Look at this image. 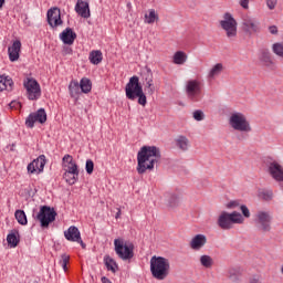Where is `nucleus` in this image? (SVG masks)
I'll list each match as a JSON object with an SVG mask.
<instances>
[{
    "label": "nucleus",
    "instance_id": "nucleus-23",
    "mask_svg": "<svg viewBox=\"0 0 283 283\" xmlns=\"http://www.w3.org/2000/svg\"><path fill=\"white\" fill-rule=\"evenodd\" d=\"M243 273L244 269L240 265L231 266L228 269V277L232 282H240Z\"/></svg>",
    "mask_w": 283,
    "mask_h": 283
},
{
    "label": "nucleus",
    "instance_id": "nucleus-13",
    "mask_svg": "<svg viewBox=\"0 0 283 283\" xmlns=\"http://www.w3.org/2000/svg\"><path fill=\"white\" fill-rule=\"evenodd\" d=\"M241 25L245 34H258L262 31L260 20L253 15H250L249 13H245L241 17Z\"/></svg>",
    "mask_w": 283,
    "mask_h": 283
},
{
    "label": "nucleus",
    "instance_id": "nucleus-3",
    "mask_svg": "<svg viewBox=\"0 0 283 283\" xmlns=\"http://www.w3.org/2000/svg\"><path fill=\"white\" fill-rule=\"evenodd\" d=\"M205 84L198 78H190L186 81L185 93L191 103H200L205 98Z\"/></svg>",
    "mask_w": 283,
    "mask_h": 283
},
{
    "label": "nucleus",
    "instance_id": "nucleus-21",
    "mask_svg": "<svg viewBox=\"0 0 283 283\" xmlns=\"http://www.w3.org/2000/svg\"><path fill=\"white\" fill-rule=\"evenodd\" d=\"M259 59L265 67H269L270 70L275 69V62L273 61V56H271V51L270 50H262L260 52Z\"/></svg>",
    "mask_w": 283,
    "mask_h": 283
},
{
    "label": "nucleus",
    "instance_id": "nucleus-24",
    "mask_svg": "<svg viewBox=\"0 0 283 283\" xmlns=\"http://www.w3.org/2000/svg\"><path fill=\"white\" fill-rule=\"evenodd\" d=\"M64 238L69 240V242H76V240H81V231L78 228L71 226L66 231H64Z\"/></svg>",
    "mask_w": 283,
    "mask_h": 283
},
{
    "label": "nucleus",
    "instance_id": "nucleus-14",
    "mask_svg": "<svg viewBox=\"0 0 283 283\" xmlns=\"http://www.w3.org/2000/svg\"><path fill=\"white\" fill-rule=\"evenodd\" d=\"M24 90L27 91V98L29 101H39L41 98V85L32 77H27L23 81Z\"/></svg>",
    "mask_w": 283,
    "mask_h": 283
},
{
    "label": "nucleus",
    "instance_id": "nucleus-46",
    "mask_svg": "<svg viewBox=\"0 0 283 283\" xmlns=\"http://www.w3.org/2000/svg\"><path fill=\"white\" fill-rule=\"evenodd\" d=\"M249 283H262V276L260 274H253L249 277Z\"/></svg>",
    "mask_w": 283,
    "mask_h": 283
},
{
    "label": "nucleus",
    "instance_id": "nucleus-11",
    "mask_svg": "<svg viewBox=\"0 0 283 283\" xmlns=\"http://www.w3.org/2000/svg\"><path fill=\"white\" fill-rule=\"evenodd\" d=\"M219 23L222 30L226 31L228 39H235L238 36V21L233 18V14L224 13L223 19Z\"/></svg>",
    "mask_w": 283,
    "mask_h": 283
},
{
    "label": "nucleus",
    "instance_id": "nucleus-39",
    "mask_svg": "<svg viewBox=\"0 0 283 283\" xmlns=\"http://www.w3.org/2000/svg\"><path fill=\"white\" fill-rule=\"evenodd\" d=\"M69 262H70V255L62 254L60 260V266H62L63 271H67Z\"/></svg>",
    "mask_w": 283,
    "mask_h": 283
},
{
    "label": "nucleus",
    "instance_id": "nucleus-30",
    "mask_svg": "<svg viewBox=\"0 0 283 283\" xmlns=\"http://www.w3.org/2000/svg\"><path fill=\"white\" fill-rule=\"evenodd\" d=\"M145 82V92H147V94L151 96L154 92H156V86L154 85V77L151 76V74L147 75Z\"/></svg>",
    "mask_w": 283,
    "mask_h": 283
},
{
    "label": "nucleus",
    "instance_id": "nucleus-54",
    "mask_svg": "<svg viewBox=\"0 0 283 283\" xmlns=\"http://www.w3.org/2000/svg\"><path fill=\"white\" fill-rule=\"evenodd\" d=\"M3 3H6V0H0V8H3Z\"/></svg>",
    "mask_w": 283,
    "mask_h": 283
},
{
    "label": "nucleus",
    "instance_id": "nucleus-8",
    "mask_svg": "<svg viewBox=\"0 0 283 283\" xmlns=\"http://www.w3.org/2000/svg\"><path fill=\"white\" fill-rule=\"evenodd\" d=\"M254 224L261 233H271L273 229V214L269 210H258L254 213Z\"/></svg>",
    "mask_w": 283,
    "mask_h": 283
},
{
    "label": "nucleus",
    "instance_id": "nucleus-25",
    "mask_svg": "<svg viewBox=\"0 0 283 283\" xmlns=\"http://www.w3.org/2000/svg\"><path fill=\"white\" fill-rule=\"evenodd\" d=\"M223 70L224 65L222 63L214 64L207 74L208 81H216L222 74Z\"/></svg>",
    "mask_w": 283,
    "mask_h": 283
},
{
    "label": "nucleus",
    "instance_id": "nucleus-15",
    "mask_svg": "<svg viewBox=\"0 0 283 283\" xmlns=\"http://www.w3.org/2000/svg\"><path fill=\"white\" fill-rule=\"evenodd\" d=\"M48 122V113L45 112V108H39L36 112L31 113L27 119L25 125L29 127V129H33L34 123H40V125H43Z\"/></svg>",
    "mask_w": 283,
    "mask_h": 283
},
{
    "label": "nucleus",
    "instance_id": "nucleus-27",
    "mask_svg": "<svg viewBox=\"0 0 283 283\" xmlns=\"http://www.w3.org/2000/svg\"><path fill=\"white\" fill-rule=\"evenodd\" d=\"M190 148H191V142L189 140V138H187V136H185V135H180L178 137V149H179V151L185 154V151H187Z\"/></svg>",
    "mask_w": 283,
    "mask_h": 283
},
{
    "label": "nucleus",
    "instance_id": "nucleus-17",
    "mask_svg": "<svg viewBox=\"0 0 283 283\" xmlns=\"http://www.w3.org/2000/svg\"><path fill=\"white\" fill-rule=\"evenodd\" d=\"M46 18L51 28H59V25H63V20H61V10L59 8L50 9L46 13Z\"/></svg>",
    "mask_w": 283,
    "mask_h": 283
},
{
    "label": "nucleus",
    "instance_id": "nucleus-38",
    "mask_svg": "<svg viewBox=\"0 0 283 283\" xmlns=\"http://www.w3.org/2000/svg\"><path fill=\"white\" fill-rule=\"evenodd\" d=\"M7 242L8 244H10V247H17V244H19V238H17L15 233H10L7 237Z\"/></svg>",
    "mask_w": 283,
    "mask_h": 283
},
{
    "label": "nucleus",
    "instance_id": "nucleus-19",
    "mask_svg": "<svg viewBox=\"0 0 283 283\" xmlns=\"http://www.w3.org/2000/svg\"><path fill=\"white\" fill-rule=\"evenodd\" d=\"M206 244L207 235L205 234H196L189 242V247L192 249V251H200Z\"/></svg>",
    "mask_w": 283,
    "mask_h": 283
},
{
    "label": "nucleus",
    "instance_id": "nucleus-4",
    "mask_svg": "<svg viewBox=\"0 0 283 283\" xmlns=\"http://www.w3.org/2000/svg\"><path fill=\"white\" fill-rule=\"evenodd\" d=\"M217 224L223 231H229L233 224H244V217L238 211H222L218 217Z\"/></svg>",
    "mask_w": 283,
    "mask_h": 283
},
{
    "label": "nucleus",
    "instance_id": "nucleus-45",
    "mask_svg": "<svg viewBox=\"0 0 283 283\" xmlns=\"http://www.w3.org/2000/svg\"><path fill=\"white\" fill-rule=\"evenodd\" d=\"M176 202H178V197H176V195H171V196L168 198V203H167V206L170 207V208H174V207H176Z\"/></svg>",
    "mask_w": 283,
    "mask_h": 283
},
{
    "label": "nucleus",
    "instance_id": "nucleus-36",
    "mask_svg": "<svg viewBox=\"0 0 283 283\" xmlns=\"http://www.w3.org/2000/svg\"><path fill=\"white\" fill-rule=\"evenodd\" d=\"M258 196L261 200H265L269 202L273 200V191L272 190H259Z\"/></svg>",
    "mask_w": 283,
    "mask_h": 283
},
{
    "label": "nucleus",
    "instance_id": "nucleus-50",
    "mask_svg": "<svg viewBox=\"0 0 283 283\" xmlns=\"http://www.w3.org/2000/svg\"><path fill=\"white\" fill-rule=\"evenodd\" d=\"M73 50H72V48H70V46H64L63 48V54H64V56H67V54H73Z\"/></svg>",
    "mask_w": 283,
    "mask_h": 283
},
{
    "label": "nucleus",
    "instance_id": "nucleus-9",
    "mask_svg": "<svg viewBox=\"0 0 283 283\" xmlns=\"http://www.w3.org/2000/svg\"><path fill=\"white\" fill-rule=\"evenodd\" d=\"M115 253L119 260L127 262L134 258V243L124 241L123 239L114 240Z\"/></svg>",
    "mask_w": 283,
    "mask_h": 283
},
{
    "label": "nucleus",
    "instance_id": "nucleus-51",
    "mask_svg": "<svg viewBox=\"0 0 283 283\" xmlns=\"http://www.w3.org/2000/svg\"><path fill=\"white\" fill-rule=\"evenodd\" d=\"M240 6L244 10H249V0H240Z\"/></svg>",
    "mask_w": 283,
    "mask_h": 283
},
{
    "label": "nucleus",
    "instance_id": "nucleus-33",
    "mask_svg": "<svg viewBox=\"0 0 283 283\" xmlns=\"http://www.w3.org/2000/svg\"><path fill=\"white\" fill-rule=\"evenodd\" d=\"M8 87H12V78H10V76L0 75V92L8 90Z\"/></svg>",
    "mask_w": 283,
    "mask_h": 283
},
{
    "label": "nucleus",
    "instance_id": "nucleus-16",
    "mask_svg": "<svg viewBox=\"0 0 283 283\" xmlns=\"http://www.w3.org/2000/svg\"><path fill=\"white\" fill-rule=\"evenodd\" d=\"M45 155H40L36 159L31 161L27 169L29 174H43V169H45Z\"/></svg>",
    "mask_w": 283,
    "mask_h": 283
},
{
    "label": "nucleus",
    "instance_id": "nucleus-1",
    "mask_svg": "<svg viewBox=\"0 0 283 283\" xmlns=\"http://www.w3.org/2000/svg\"><path fill=\"white\" fill-rule=\"evenodd\" d=\"M160 160V149L156 146H143L137 154V174L151 171Z\"/></svg>",
    "mask_w": 283,
    "mask_h": 283
},
{
    "label": "nucleus",
    "instance_id": "nucleus-42",
    "mask_svg": "<svg viewBox=\"0 0 283 283\" xmlns=\"http://www.w3.org/2000/svg\"><path fill=\"white\" fill-rule=\"evenodd\" d=\"M268 10L273 11L277 8L279 0H264Z\"/></svg>",
    "mask_w": 283,
    "mask_h": 283
},
{
    "label": "nucleus",
    "instance_id": "nucleus-52",
    "mask_svg": "<svg viewBox=\"0 0 283 283\" xmlns=\"http://www.w3.org/2000/svg\"><path fill=\"white\" fill-rule=\"evenodd\" d=\"M174 63L175 65H178V52H175L174 54Z\"/></svg>",
    "mask_w": 283,
    "mask_h": 283
},
{
    "label": "nucleus",
    "instance_id": "nucleus-22",
    "mask_svg": "<svg viewBox=\"0 0 283 283\" xmlns=\"http://www.w3.org/2000/svg\"><path fill=\"white\" fill-rule=\"evenodd\" d=\"M21 52V41L17 40L12 43L11 46L8 48L9 60L11 63L14 61H19V54Z\"/></svg>",
    "mask_w": 283,
    "mask_h": 283
},
{
    "label": "nucleus",
    "instance_id": "nucleus-41",
    "mask_svg": "<svg viewBox=\"0 0 283 283\" xmlns=\"http://www.w3.org/2000/svg\"><path fill=\"white\" fill-rule=\"evenodd\" d=\"M188 55L182 51H178V65H185L187 63Z\"/></svg>",
    "mask_w": 283,
    "mask_h": 283
},
{
    "label": "nucleus",
    "instance_id": "nucleus-26",
    "mask_svg": "<svg viewBox=\"0 0 283 283\" xmlns=\"http://www.w3.org/2000/svg\"><path fill=\"white\" fill-rule=\"evenodd\" d=\"M88 61L92 65H101L103 63V52L101 50H93L88 54Z\"/></svg>",
    "mask_w": 283,
    "mask_h": 283
},
{
    "label": "nucleus",
    "instance_id": "nucleus-56",
    "mask_svg": "<svg viewBox=\"0 0 283 283\" xmlns=\"http://www.w3.org/2000/svg\"><path fill=\"white\" fill-rule=\"evenodd\" d=\"M280 271H281V274L283 275V263H282V265L280 268Z\"/></svg>",
    "mask_w": 283,
    "mask_h": 283
},
{
    "label": "nucleus",
    "instance_id": "nucleus-20",
    "mask_svg": "<svg viewBox=\"0 0 283 283\" xmlns=\"http://www.w3.org/2000/svg\"><path fill=\"white\" fill-rule=\"evenodd\" d=\"M60 39L64 45H74L76 41V32L72 28H66L62 33H60Z\"/></svg>",
    "mask_w": 283,
    "mask_h": 283
},
{
    "label": "nucleus",
    "instance_id": "nucleus-55",
    "mask_svg": "<svg viewBox=\"0 0 283 283\" xmlns=\"http://www.w3.org/2000/svg\"><path fill=\"white\" fill-rule=\"evenodd\" d=\"M116 219L120 218V210H118V212L115 216Z\"/></svg>",
    "mask_w": 283,
    "mask_h": 283
},
{
    "label": "nucleus",
    "instance_id": "nucleus-47",
    "mask_svg": "<svg viewBox=\"0 0 283 283\" xmlns=\"http://www.w3.org/2000/svg\"><path fill=\"white\" fill-rule=\"evenodd\" d=\"M240 205V201L238 200H232L227 203V209H237V207Z\"/></svg>",
    "mask_w": 283,
    "mask_h": 283
},
{
    "label": "nucleus",
    "instance_id": "nucleus-6",
    "mask_svg": "<svg viewBox=\"0 0 283 283\" xmlns=\"http://www.w3.org/2000/svg\"><path fill=\"white\" fill-rule=\"evenodd\" d=\"M150 272L156 280H165L169 275V260L163 256L150 259Z\"/></svg>",
    "mask_w": 283,
    "mask_h": 283
},
{
    "label": "nucleus",
    "instance_id": "nucleus-37",
    "mask_svg": "<svg viewBox=\"0 0 283 283\" xmlns=\"http://www.w3.org/2000/svg\"><path fill=\"white\" fill-rule=\"evenodd\" d=\"M272 52L280 59H283V42L274 43L272 45Z\"/></svg>",
    "mask_w": 283,
    "mask_h": 283
},
{
    "label": "nucleus",
    "instance_id": "nucleus-49",
    "mask_svg": "<svg viewBox=\"0 0 283 283\" xmlns=\"http://www.w3.org/2000/svg\"><path fill=\"white\" fill-rule=\"evenodd\" d=\"M269 32H270V34L277 35L280 30L277 29V25H270Z\"/></svg>",
    "mask_w": 283,
    "mask_h": 283
},
{
    "label": "nucleus",
    "instance_id": "nucleus-18",
    "mask_svg": "<svg viewBox=\"0 0 283 283\" xmlns=\"http://www.w3.org/2000/svg\"><path fill=\"white\" fill-rule=\"evenodd\" d=\"M75 12L82 17V19H90V17H92L90 13V2L85 0H77L75 4Z\"/></svg>",
    "mask_w": 283,
    "mask_h": 283
},
{
    "label": "nucleus",
    "instance_id": "nucleus-43",
    "mask_svg": "<svg viewBox=\"0 0 283 283\" xmlns=\"http://www.w3.org/2000/svg\"><path fill=\"white\" fill-rule=\"evenodd\" d=\"M85 169L88 175L94 174V161L92 159L86 160Z\"/></svg>",
    "mask_w": 283,
    "mask_h": 283
},
{
    "label": "nucleus",
    "instance_id": "nucleus-48",
    "mask_svg": "<svg viewBox=\"0 0 283 283\" xmlns=\"http://www.w3.org/2000/svg\"><path fill=\"white\" fill-rule=\"evenodd\" d=\"M9 107H11V109H21V102L12 101V102L9 104Z\"/></svg>",
    "mask_w": 283,
    "mask_h": 283
},
{
    "label": "nucleus",
    "instance_id": "nucleus-44",
    "mask_svg": "<svg viewBox=\"0 0 283 283\" xmlns=\"http://www.w3.org/2000/svg\"><path fill=\"white\" fill-rule=\"evenodd\" d=\"M241 213H242V218H251V211L249 210V208L244 205H242L240 207Z\"/></svg>",
    "mask_w": 283,
    "mask_h": 283
},
{
    "label": "nucleus",
    "instance_id": "nucleus-5",
    "mask_svg": "<svg viewBox=\"0 0 283 283\" xmlns=\"http://www.w3.org/2000/svg\"><path fill=\"white\" fill-rule=\"evenodd\" d=\"M62 167L65 168L63 178H65L69 185H76L78 181V165L74 161V157L71 155H64L62 158Z\"/></svg>",
    "mask_w": 283,
    "mask_h": 283
},
{
    "label": "nucleus",
    "instance_id": "nucleus-35",
    "mask_svg": "<svg viewBox=\"0 0 283 283\" xmlns=\"http://www.w3.org/2000/svg\"><path fill=\"white\" fill-rule=\"evenodd\" d=\"M158 19V14H156V10L150 9L149 13L145 14V23L151 24V23H156Z\"/></svg>",
    "mask_w": 283,
    "mask_h": 283
},
{
    "label": "nucleus",
    "instance_id": "nucleus-10",
    "mask_svg": "<svg viewBox=\"0 0 283 283\" xmlns=\"http://www.w3.org/2000/svg\"><path fill=\"white\" fill-rule=\"evenodd\" d=\"M35 220H39L42 229H48V227L56 220V211L54 208H50V206H42L35 217Z\"/></svg>",
    "mask_w": 283,
    "mask_h": 283
},
{
    "label": "nucleus",
    "instance_id": "nucleus-34",
    "mask_svg": "<svg viewBox=\"0 0 283 283\" xmlns=\"http://www.w3.org/2000/svg\"><path fill=\"white\" fill-rule=\"evenodd\" d=\"M14 216H15V220L19 222V224H22L23 227H25V224H28V217L25 216V211L17 210Z\"/></svg>",
    "mask_w": 283,
    "mask_h": 283
},
{
    "label": "nucleus",
    "instance_id": "nucleus-28",
    "mask_svg": "<svg viewBox=\"0 0 283 283\" xmlns=\"http://www.w3.org/2000/svg\"><path fill=\"white\" fill-rule=\"evenodd\" d=\"M69 92L72 98H78V96L81 95V84L78 83V81H71L69 85Z\"/></svg>",
    "mask_w": 283,
    "mask_h": 283
},
{
    "label": "nucleus",
    "instance_id": "nucleus-29",
    "mask_svg": "<svg viewBox=\"0 0 283 283\" xmlns=\"http://www.w3.org/2000/svg\"><path fill=\"white\" fill-rule=\"evenodd\" d=\"M199 262L203 269H213V264H214L213 258H211V255L209 254H202L199 258Z\"/></svg>",
    "mask_w": 283,
    "mask_h": 283
},
{
    "label": "nucleus",
    "instance_id": "nucleus-31",
    "mask_svg": "<svg viewBox=\"0 0 283 283\" xmlns=\"http://www.w3.org/2000/svg\"><path fill=\"white\" fill-rule=\"evenodd\" d=\"M104 264L107 271H112V273H116V271H118V264L111 256H104Z\"/></svg>",
    "mask_w": 283,
    "mask_h": 283
},
{
    "label": "nucleus",
    "instance_id": "nucleus-2",
    "mask_svg": "<svg viewBox=\"0 0 283 283\" xmlns=\"http://www.w3.org/2000/svg\"><path fill=\"white\" fill-rule=\"evenodd\" d=\"M126 98L128 101H136L138 98V104L145 107L147 105V95L143 91V84H140V78L136 75L132 76L125 87Z\"/></svg>",
    "mask_w": 283,
    "mask_h": 283
},
{
    "label": "nucleus",
    "instance_id": "nucleus-32",
    "mask_svg": "<svg viewBox=\"0 0 283 283\" xmlns=\"http://www.w3.org/2000/svg\"><path fill=\"white\" fill-rule=\"evenodd\" d=\"M80 90L83 94H90V92H92V81L87 77H83L80 81Z\"/></svg>",
    "mask_w": 283,
    "mask_h": 283
},
{
    "label": "nucleus",
    "instance_id": "nucleus-12",
    "mask_svg": "<svg viewBox=\"0 0 283 283\" xmlns=\"http://www.w3.org/2000/svg\"><path fill=\"white\" fill-rule=\"evenodd\" d=\"M264 166L266 168V172L275 182L283 179V166L280 164V161L273 157H266L264 159Z\"/></svg>",
    "mask_w": 283,
    "mask_h": 283
},
{
    "label": "nucleus",
    "instance_id": "nucleus-53",
    "mask_svg": "<svg viewBox=\"0 0 283 283\" xmlns=\"http://www.w3.org/2000/svg\"><path fill=\"white\" fill-rule=\"evenodd\" d=\"M75 242H77L78 244H81L82 249H85V243L83 242V239L76 240Z\"/></svg>",
    "mask_w": 283,
    "mask_h": 283
},
{
    "label": "nucleus",
    "instance_id": "nucleus-40",
    "mask_svg": "<svg viewBox=\"0 0 283 283\" xmlns=\"http://www.w3.org/2000/svg\"><path fill=\"white\" fill-rule=\"evenodd\" d=\"M192 117L200 123L201 120H205V112L202 109L193 111Z\"/></svg>",
    "mask_w": 283,
    "mask_h": 283
},
{
    "label": "nucleus",
    "instance_id": "nucleus-7",
    "mask_svg": "<svg viewBox=\"0 0 283 283\" xmlns=\"http://www.w3.org/2000/svg\"><path fill=\"white\" fill-rule=\"evenodd\" d=\"M228 123L230 127L234 129V132L249 134L253 130L251 128V123H249V119L247 118V115L240 112H232L229 116Z\"/></svg>",
    "mask_w": 283,
    "mask_h": 283
}]
</instances>
